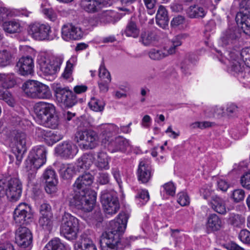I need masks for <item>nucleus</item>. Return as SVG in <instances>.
I'll return each mask as SVG.
<instances>
[{
  "instance_id": "nucleus-1",
  "label": "nucleus",
  "mask_w": 250,
  "mask_h": 250,
  "mask_svg": "<svg viewBox=\"0 0 250 250\" xmlns=\"http://www.w3.org/2000/svg\"><path fill=\"white\" fill-rule=\"evenodd\" d=\"M93 182V177L89 173H85L77 178L73 184L74 195L70 200L71 206L84 212L91 211L95 204L96 193L89 190Z\"/></svg>"
},
{
  "instance_id": "nucleus-2",
  "label": "nucleus",
  "mask_w": 250,
  "mask_h": 250,
  "mask_svg": "<svg viewBox=\"0 0 250 250\" xmlns=\"http://www.w3.org/2000/svg\"><path fill=\"white\" fill-rule=\"evenodd\" d=\"M129 215L121 212L110 222L109 230L102 234L100 241L102 250H122L118 247L121 236L125 231Z\"/></svg>"
},
{
  "instance_id": "nucleus-3",
  "label": "nucleus",
  "mask_w": 250,
  "mask_h": 250,
  "mask_svg": "<svg viewBox=\"0 0 250 250\" xmlns=\"http://www.w3.org/2000/svg\"><path fill=\"white\" fill-rule=\"evenodd\" d=\"M46 155V150L43 146H35L30 151L24 167L29 181L35 178L37 169L45 163Z\"/></svg>"
},
{
  "instance_id": "nucleus-4",
  "label": "nucleus",
  "mask_w": 250,
  "mask_h": 250,
  "mask_svg": "<svg viewBox=\"0 0 250 250\" xmlns=\"http://www.w3.org/2000/svg\"><path fill=\"white\" fill-rule=\"evenodd\" d=\"M21 183L18 178H13L7 180L0 179V197L6 195L11 201H17L21 196Z\"/></svg>"
},
{
  "instance_id": "nucleus-5",
  "label": "nucleus",
  "mask_w": 250,
  "mask_h": 250,
  "mask_svg": "<svg viewBox=\"0 0 250 250\" xmlns=\"http://www.w3.org/2000/svg\"><path fill=\"white\" fill-rule=\"evenodd\" d=\"M22 88L26 95L31 98L48 99L51 96L49 87L37 81H26L22 84Z\"/></svg>"
},
{
  "instance_id": "nucleus-6",
  "label": "nucleus",
  "mask_w": 250,
  "mask_h": 250,
  "mask_svg": "<svg viewBox=\"0 0 250 250\" xmlns=\"http://www.w3.org/2000/svg\"><path fill=\"white\" fill-rule=\"evenodd\" d=\"M61 230L67 239H75L79 231L78 219L70 213H65L62 217Z\"/></svg>"
},
{
  "instance_id": "nucleus-7",
  "label": "nucleus",
  "mask_w": 250,
  "mask_h": 250,
  "mask_svg": "<svg viewBox=\"0 0 250 250\" xmlns=\"http://www.w3.org/2000/svg\"><path fill=\"white\" fill-rule=\"evenodd\" d=\"M63 62L61 56L48 57L45 55H41L38 62L41 71L46 75H52L60 70Z\"/></svg>"
},
{
  "instance_id": "nucleus-8",
  "label": "nucleus",
  "mask_w": 250,
  "mask_h": 250,
  "mask_svg": "<svg viewBox=\"0 0 250 250\" xmlns=\"http://www.w3.org/2000/svg\"><path fill=\"white\" fill-rule=\"evenodd\" d=\"M75 141L79 143L83 142L79 145L81 148L84 149H93L99 144V138L98 134L93 130H79L77 131L75 137Z\"/></svg>"
},
{
  "instance_id": "nucleus-9",
  "label": "nucleus",
  "mask_w": 250,
  "mask_h": 250,
  "mask_svg": "<svg viewBox=\"0 0 250 250\" xmlns=\"http://www.w3.org/2000/svg\"><path fill=\"white\" fill-rule=\"evenodd\" d=\"M101 199L105 213L112 215L117 212L120 208V204L115 192L103 191L101 193Z\"/></svg>"
},
{
  "instance_id": "nucleus-10",
  "label": "nucleus",
  "mask_w": 250,
  "mask_h": 250,
  "mask_svg": "<svg viewBox=\"0 0 250 250\" xmlns=\"http://www.w3.org/2000/svg\"><path fill=\"white\" fill-rule=\"evenodd\" d=\"M26 138L24 133L17 132L10 144L12 151L16 157V164L17 165L21 164L23 155L26 151Z\"/></svg>"
},
{
  "instance_id": "nucleus-11",
  "label": "nucleus",
  "mask_w": 250,
  "mask_h": 250,
  "mask_svg": "<svg viewBox=\"0 0 250 250\" xmlns=\"http://www.w3.org/2000/svg\"><path fill=\"white\" fill-rule=\"evenodd\" d=\"M33 237L31 231L25 227L20 226L16 232L15 241L23 250H30L32 247Z\"/></svg>"
},
{
  "instance_id": "nucleus-12",
  "label": "nucleus",
  "mask_w": 250,
  "mask_h": 250,
  "mask_svg": "<svg viewBox=\"0 0 250 250\" xmlns=\"http://www.w3.org/2000/svg\"><path fill=\"white\" fill-rule=\"evenodd\" d=\"M28 32L30 35L36 40H49L51 28L48 24L35 22L29 26Z\"/></svg>"
},
{
  "instance_id": "nucleus-13",
  "label": "nucleus",
  "mask_w": 250,
  "mask_h": 250,
  "mask_svg": "<svg viewBox=\"0 0 250 250\" xmlns=\"http://www.w3.org/2000/svg\"><path fill=\"white\" fill-rule=\"evenodd\" d=\"M32 215L31 213L30 206L25 203H21L15 209L13 218L15 223L19 225H24L28 223Z\"/></svg>"
},
{
  "instance_id": "nucleus-14",
  "label": "nucleus",
  "mask_w": 250,
  "mask_h": 250,
  "mask_svg": "<svg viewBox=\"0 0 250 250\" xmlns=\"http://www.w3.org/2000/svg\"><path fill=\"white\" fill-rule=\"evenodd\" d=\"M83 35L82 29L72 23L64 24L62 27V37L66 41L80 40Z\"/></svg>"
},
{
  "instance_id": "nucleus-15",
  "label": "nucleus",
  "mask_w": 250,
  "mask_h": 250,
  "mask_svg": "<svg viewBox=\"0 0 250 250\" xmlns=\"http://www.w3.org/2000/svg\"><path fill=\"white\" fill-rule=\"evenodd\" d=\"M35 112L34 118L40 124L55 128L58 125V117L50 113L49 110H33Z\"/></svg>"
},
{
  "instance_id": "nucleus-16",
  "label": "nucleus",
  "mask_w": 250,
  "mask_h": 250,
  "mask_svg": "<svg viewBox=\"0 0 250 250\" xmlns=\"http://www.w3.org/2000/svg\"><path fill=\"white\" fill-rule=\"evenodd\" d=\"M78 151V149L76 145L69 141H64L59 144L55 148L56 153L65 159L73 158Z\"/></svg>"
},
{
  "instance_id": "nucleus-17",
  "label": "nucleus",
  "mask_w": 250,
  "mask_h": 250,
  "mask_svg": "<svg viewBox=\"0 0 250 250\" xmlns=\"http://www.w3.org/2000/svg\"><path fill=\"white\" fill-rule=\"evenodd\" d=\"M129 146V140L122 136H118L114 139H111L105 144L108 150L112 153L118 151L124 152Z\"/></svg>"
},
{
  "instance_id": "nucleus-18",
  "label": "nucleus",
  "mask_w": 250,
  "mask_h": 250,
  "mask_svg": "<svg viewBox=\"0 0 250 250\" xmlns=\"http://www.w3.org/2000/svg\"><path fill=\"white\" fill-rule=\"evenodd\" d=\"M241 36V33L238 27L234 26L228 28L223 33L220 41L223 45H227L234 43Z\"/></svg>"
},
{
  "instance_id": "nucleus-19",
  "label": "nucleus",
  "mask_w": 250,
  "mask_h": 250,
  "mask_svg": "<svg viewBox=\"0 0 250 250\" xmlns=\"http://www.w3.org/2000/svg\"><path fill=\"white\" fill-rule=\"evenodd\" d=\"M14 84L15 81L7 77L5 78L4 82L1 83L3 88L0 87V100L4 101L11 107L14 106V101L7 89L12 87Z\"/></svg>"
},
{
  "instance_id": "nucleus-20",
  "label": "nucleus",
  "mask_w": 250,
  "mask_h": 250,
  "mask_svg": "<svg viewBox=\"0 0 250 250\" xmlns=\"http://www.w3.org/2000/svg\"><path fill=\"white\" fill-rule=\"evenodd\" d=\"M18 72L22 76H27L33 73V60L30 56L22 57L19 60L16 65Z\"/></svg>"
},
{
  "instance_id": "nucleus-21",
  "label": "nucleus",
  "mask_w": 250,
  "mask_h": 250,
  "mask_svg": "<svg viewBox=\"0 0 250 250\" xmlns=\"http://www.w3.org/2000/svg\"><path fill=\"white\" fill-rule=\"evenodd\" d=\"M102 138V142L106 144L113 134L119 133V128L113 124H102L98 127Z\"/></svg>"
},
{
  "instance_id": "nucleus-22",
  "label": "nucleus",
  "mask_w": 250,
  "mask_h": 250,
  "mask_svg": "<svg viewBox=\"0 0 250 250\" xmlns=\"http://www.w3.org/2000/svg\"><path fill=\"white\" fill-rule=\"evenodd\" d=\"M43 177L46 181L45 189L46 192L52 193L56 190L58 179L55 171L52 169H47L43 174Z\"/></svg>"
},
{
  "instance_id": "nucleus-23",
  "label": "nucleus",
  "mask_w": 250,
  "mask_h": 250,
  "mask_svg": "<svg viewBox=\"0 0 250 250\" xmlns=\"http://www.w3.org/2000/svg\"><path fill=\"white\" fill-rule=\"evenodd\" d=\"M108 0H83L82 6L88 13H95L102 10L107 4Z\"/></svg>"
},
{
  "instance_id": "nucleus-24",
  "label": "nucleus",
  "mask_w": 250,
  "mask_h": 250,
  "mask_svg": "<svg viewBox=\"0 0 250 250\" xmlns=\"http://www.w3.org/2000/svg\"><path fill=\"white\" fill-rule=\"evenodd\" d=\"M152 176L151 167L146 160L140 161L138 169V178L142 183H146Z\"/></svg>"
},
{
  "instance_id": "nucleus-25",
  "label": "nucleus",
  "mask_w": 250,
  "mask_h": 250,
  "mask_svg": "<svg viewBox=\"0 0 250 250\" xmlns=\"http://www.w3.org/2000/svg\"><path fill=\"white\" fill-rule=\"evenodd\" d=\"M229 56L230 63L229 71L234 75H241V77H244L243 62H241L239 57L233 52L230 53Z\"/></svg>"
},
{
  "instance_id": "nucleus-26",
  "label": "nucleus",
  "mask_w": 250,
  "mask_h": 250,
  "mask_svg": "<svg viewBox=\"0 0 250 250\" xmlns=\"http://www.w3.org/2000/svg\"><path fill=\"white\" fill-rule=\"evenodd\" d=\"M223 226L221 219L216 214H210L206 224V231L208 233L219 231Z\"/></svg>"
},
{
  "instance_id": "nucleus-27",
  "label": "nucleus",
  "mask_w": 250,
  "mask_h": 250,
  "mask_svg": "<svg viewBox=\"0 0 250 250\" xmlns=\"http://www.w3.org/2000/svg\"><path fill=\"white\" fill-rule=\"evenodd\" d=\"M235 20L238 26H241L244 33L250 35V14L239 12L236 16Z\"/></svg>"
},
{
  "instance_id": "nucleus-28",
  "label": "nucleus",
  "mask_w": 250,
  "mask_h": 250,
  "mask_svg": "<svg viewBox=\"0 0 250 250\" xmlns=\"http://www.w3.org/2000/svg\"><path fill=\"white\" fill-rule=\"evenodd\" d=\"M186 12L187 16L190 19H203L206 16L208 10L204 7L193 5L188 7Z\"/></svg>"
},
{
  "instance_id": "nucleus-29",
  "label": "nucleus",
  "mask_w": 250,
  "mask_h": 250,
  "mask_svg": "<svg viewBox=\"0 0 250 250\" xmlns=\"http://www.w3.org/2000/svg\"><path fill=\"white\" fill-rule=\"evenodd\" d=\"M156 22L157 24L163 29H166L168 27L169 18L167 11L163 5H160L156 15Z\"/></svg>"
},
{
  "instance_id": "nucleus-30",
  "label": "nucleus",
  "mask_w": 250,
  "mask_h": 250,
  "mask_svg": "<svg viewBox=\"0 0 250 250\" xmlns=\"http://www.w3.org/2000/svg\"><path fill=\"white\" fill-rule=\"evenodd\" d=\"M110 158L107 154L103 151L97 153L94 164L99 170H107L109 168Z\"/></svg>"
},
{
  "instance_id": "nucleus-31",
  "label": "nucleus",
  "mask_w": 250,
  "mask_h": 250,
  "mask_svg": "<svg viewBox=\"0 0 250 250\" xmlns=\"http://www.w3.org/2000/svg\"><path fill=\"white\" fill-rule=\"evenodd\" d=\"M158 36L154 31L144 30L141 32L140 41L146 45H149L158 41Z\"/></svg>"
},
{
  "instance_id": "nucleus-32",
  "label": "nucleus",
  "mask_w": 250,
  "mask_h": 250,
  "mask_svg": "<svg viewBox=\"0 0 250 250\" xmlns=\"http://www.w3.org/2000/svg\"><path fill=\"white\" fill-rule=\"evenodd\" d=\"M210 204L212 209L218 213L225 214L227 213L225 202L221 198L217 196H213Z\"/></svg>"
},
{
  "instance_id": "nucleus-33",
  "label": "nucleus",
  "mask_w": 250,
  "mask_h": 250,
  "mask_svg": "<svg viewBox=\"0 0 250 250\" xmlns=\"http://www.w3.org/2000/svg\"><path fill=\"white\" fill-rule=\"evenodd\" d=\"M115 13L111 10H103L94 17L97 21L106 24L113 22L115 21Z\"/></svg>"
},
{
  "instance_id": "nucleus-34",
  "label": "nucleus",
  "mask_w": 250,
  "mask_h": 250,
  "mask_svg": "<svg viewBox=\"0 0 250 250\" xmlns=\"http://www.w3.org/2000/svg\"><path fill=\"white\" fill-rule=\"evenodd\" d=\"M59 171L61 176L64 179H70L75 174V167L73 164H62Z\"/></svg>"
},
{
  "instance_id": "nucleus-35",
  "label": "nucleus",
  "mask_w": 250,
  "mask_h": 250,
  "mask_svg": "<svg viewBox=\"0 0 250 250\" xmlns=\"http://www.w3.org/2000/svg\"><path fill=\"white\" fill-rule=\"evenodd\" d=\"M75 250H97L95 245L92 241L86 237L82 238L75 243Z\"/></svg>"
},
{
  "instance_id": "nucleus-36",
  "label": "nucleus",
  "mask_w": 250,
  "mask_h": 250,
  "mask_svg": "<svg viewBox=\"0 0 250 250\" xmlns=\"http://www.w3.org/2000/svg\"><path fill=\"white\" fill-rule=\"evenodd\" d=\"M95 157L92 153L84 154L78 160V167L82 169H88L95 162Z\"/></svg>"
},
{
  "instance_id": "nucleus-37",
  "label": "nucleus",
  "mask_w": 250,
  "mask_h": 250,
  "mask_svg": "<svg viewBox=\"0 0 250 250\" xmlns=\"http://www.w3.org/2000/svg\"><path fill=\"white\" fill-rule=\"evenodd\" d=\"M3 30L8 33L13 34L20 31L21 25L19 21L12 20L4 21L2 24Z\"/></svg>"
},
{
  "instance_id": "nucleus-38",
  "label": "nucleus",
  "mask_w": 250,
  "mask_h": 250,
  "mask_svg": "<svg viewBox=\"0 0 250 250\" xmlns=\"http://www.w3.org/2000/svg\"><path fill=\"white\" fill-rule=\"evenodd\" d=\"M228 223L234 227L240 228L245 222V218L242 215L231 213L227 218Z\"/></svg>"
},
{
  "instance_id": "nucleus-39",
  "label": "nucleus",
  "mask_w": 250,
  "mask_h": 250,
  "mask_svg": "<svg viewBox=\"0 0 250 250\" xmlns=\"http://www.w3.org/2000/svg\"><path fill=\"white\" fill-rule=\"evenodd\" d=\"M140 30L137 26L136 23L130 20L126 25L124 31V34L127 37H131L134 38L139 36Z\"/></svg>"
},
{
  "instance_id": "nucleus-40",
  "label": "nucleus",
  "mask_w": 250,
  "mask_h": 250,
  "mask_svg": "<svg viewBox=\"0 0 250 250\" xmlns=\"http://www.w3.org/2000/svg\"><path fill=\"white\" fill-rule=\"evenodd\" d=\"M169 55L168 51L166 48L161 49L153 48L148 53L150 58L154 60H160Z\"/></svg>"
},
{
  "instance_id": "nucleus-41",
  "label": "nucleus",
  "mask_w": 250,
  "mask_h": 250,
  "mask_svg": "<svg viewBox=\"0 0 250 250\" xmlns=\"http://www.w3.org/2000/svg\"><path fill=\"white\" fill-rule=\"evenodd\" d=\"M70 91L67 87L56 86L54 88V92L58 102L62 104L64 99L70 94Z\"/></svg>"
},
{
  "instance_id": "nucleus-42",
  "label": "nucleus",
  "mask_w": 250,
  "mask_h": 250,
  "mask_svg": "<svg viewBox=\"0 0 250 250\" xmlns=\"http://www.w3.org/2000/svg\"><path fill=\"white\" fill-rule=\"evenodd\" d=\"M13 54L11 51L3 50L0 51V66L4 67L9 65L12 62Z\"/></svg>"
},
{
  "instance_id": "nucleus-43",
  "label": "nucleus",
  "mask_w": 250,
  "mask_h": 250,
  "mask_svg": "<svg viewBox=\"0 0 250 250\" xmlns=\"http://www.w3.org/2000/svg\"><path fill=\"white\" fill-rule=\"evenodd\" d=\"M149 199L148 192L146 189H141L138 191L135 196L136 203L139 206L145 205Z\"/></svg>"
},
{
  "instance_id": "nucleus-44",
  "label": "nucleus",
  "mask_w": 250,
  "mask_h": 250,
  "mask_svg": "<svg viewBox=\"0 0 250 250\" xmlns=\"http://www.w3.org/2000/svg\"><path fill=\"white\" fill-rule=\"evenodd\" d=\"M65 246L59 238L50 241L45 246L44 250H64Z\"/></svg>"
},
{
  "instance_id": "nucleus-45",
  "label": "nucleus",
  "mask_w": 250,
  "mask_h": 250,
  "mask_svg": "<svg viewBox=\"0 0 250 250\" xmlns=\"http://www.w3.org/2000/svg\"><path fill=\"white\" fill-rule=\"evenodd\" d=\"M245 196V191L242 189L238 188L231 192L229 197L234 203H238L244 200Z\"/></svg>"
},
{
  "instance_id": "nucleus-46",
  "label": "nucleus",
  "mask_w": 250,
  "mask_h": 250,
  "mask_svg": "<svg viewBox=\"0 0 250 250\" xmlns=\"http://www.w3.org/2000/svg\"><path fill=\"white\" fill-rule=\"evenodd\" d=\"M62 138V135L54 131L49 130L46 136L45 142L49 145H52Z\"/></svg>"
},
{
  "instance_id": "nucleus-47",
  "label": "nucleus",
  "mask_w": 250,
  "mask_h": 250,
  "mask_svg": "<svg viewBox=\"0 0 250 250\" xmlns=\"http://www.w3.org/2000/svg\"><path fill=\"white\" fill-rule=\"evenodd\" d=\"M53 215H40L39 223L44 229H49L52 225Z\"/></svg>"
},
{
  "instance_id": "nucleus-48",
  "label": "nucleus",
  "mask_w": 250,
  "mask_h": 250,
  "mask_svg": "<svg viewBox=\"0 0 250 250\" xmlns=\"http://www.w3.org/2000/svg\"><path fill=\"white\" fill-rule=\"evenodd\" d=\"M64 99L65 100H63L62 104L67 108L72 107L77 103L76 96L72 91H70V94Z\"/></svg>"
},
{
  "instance_id": "nucleus-49",
  "label": "nucleus",
  "mask_w": 250,
  "mask_h": 250,
  "mask_svg": "<svg viewBox=\"0 0 250 250\" xmlns=\"http://www.w3.org/2000/svg\"><path fill=\"white\" fill-rule=\"evenodd\" d=\"M176 187L172 182H169L163 186L161 193H165L167 195L173 196L175 194Z\"/></svg>"
},
{
  "instance_id": "nucleus-50",
  "label": "nucleus",
  "mask_w": 250,
  "mask_h": 250,
  "mask_svg": "<svg viewBox=\"0 0 250 250\" xmlns=\"http://www.w3.org/2000/svg\"><path fill=\"white\" fill-rule=\"evenodd\" d=\"M177 202L181 206H187L189 204L190 199L186 192H181L178 194Z\"/></svg>"
},
{
  "instance_id": "nucleus-51",
  "label": "nucleus",
  "mask_w": 250,
  "mask_h": 250,
  "mask_svg": "<svg viewBox=\"0 0 250 250\" xmlns=\"http://www.w3.org/2000/svg\"><path fill=\"white\" fill-rule=\"evenodd\" d=\"M213 125V123L208 121L196 122L191 124L190 126L193 129L200 128L201 129H204L211 127Z\"/></svg>"
},
{
  "instance_id": "nucleus-52",
  "label": "nucleus",
  "mask_w": 250,
  "mask_h": 250,
  "mask_svg": "<svg viewBox=\"0 0 250 250\" xmlns=\"http://www.w3.org/2000/svg\"><path fill=\"white\" fill-rule=\"evenodd\" d=\"M181 38V35H178L172 40V44L167 49L170 55L175 53L176 47L182 44Z\"/></svg>"
},
{
  "instance_id": "nucleus-53",
  "label": "nucleus",
  "mask_w": 250,
  "mask_h": 250,
  "mask_svg": "<svg viewBox=\"0 0 250 250\" xmlns=\"http://www.w3.org/2000/svg\"><path fill=\"white\" fill-rule=\"evenodd\" d=\"M144 1L148 13L150 15L153 14L156 10L157 0H144Z\"/></svg>"
},
{
  "instance_id": "nucleus-54",
  "label": "nucleus",
  "mask_w": 250,
  "mask_h": 250,
  "mask_svg": "<svg viewBox=\"0 0 250 250\" xmlns=\"http://www.w3.org/2000/svg\"><path fill=\"white\" fill-rule=\"evenodd\" d=\"M240 183L243 188L250 190V171L245 173L241 176Z\"/></svg>"
},
{
  "instance_id": "nucleus-55",
  "label": "nucleus",
  "mask_w": 250,
  "mask_h": 250,
  "mask_svg": "<svg viewBox=\"0 0 250 250\" xmlns=\"http://www.w3.org/2000/svg\"><path fill=\"white\" fill-rule=\"evenodd\" d=\"M40 215L50 216L53 215L51 207L46 203H42L40 207Z\"/></svg>"
},
{
  "instance_id": "nucleus-56",
  "label": "nucleus",
  "mask_w": 250,
  "mask_h": 250,
  "mask_svg": "<svg viewBox=\"0 0 250 250\" xmlns=\"http://www.w3.org/2000/svg\"><path fill=\"white\" fill-rule=\"evenodd\" d=\"M240 12L250 14V0H237Z\"/></svg>"
},
{
  "instance_id": "nucleus-57",
  "label": "nucleus",
  "mask_w": 250,
  "mask_h": 250,
  "mask_svg": "<svg viewBox=\"0 0 250 250\" xmlns=\"http://www.w3.org/2000/svg\"><path fill=\"white\" fill-rule=\"evenodd\" d=\"M88 105L91 108L94 107L97 109H103L104 104L102 101L99 100L95 98H92L89 102Z\"/></svg>"
},
{
  "instance_id": "nucleus-58",
  "label": "nucleus",
  "mask_w": 250,
  "mask_h": 250,
  "mask_svg": "<svg viewBox=\"0 0 250 250\" xmlns=\"http://www.w3.org/2000/svg\"><path fill=\"white\" fill-rule=\"evenodd\" d=\"M99 76L102 81L107 79L111 80L110 74L105 68L104 62L101 64L100 67Z\"/></svg>"
},
{
  "instance_id": "nucleus-59",
  "label": "nucleus",
  "mask_w": 250,
  "mask_h": 250,
  "mask_svg": "<svg viewBox=\"0 0 250 250\" xmlns=\"http://www.w3.org/2000/svg\"><path fill=\"white\" fill-rule=\"evenodd\" d=\"M239 238L243 243L250 244V231L242 229L239 234Z\"/></svg>"
},
{
  "instance_id": "nucleus-60",
  "label": "nucleus",
  "mask_w": 250,
  "mask_h": 250,
  "mask_svg": "<svg viewBox=\"0 0 250 250\" xmlns=\"http://www.w3.org/2000/svg\"><path fill=\"white\" fill-rule=\"evenodd\" d=\"M241 56L245 64L250 68V48H245L242 50L241 52Z\"/></svg>"
},
{
  "instance_id": "nucleus-61",
  "label": "nucleus",
  "mask_w": 250,
  "mask_h": 250,
  "mask_svg": "<svg viewBox=\"0 0 250 250\" xmlns=\"http://www.w3.org/2000/svg\"><path fill=\"white\" fill-rule=\"evenodd\" d=\"M73 64L68 61L66 62V65L63 73L62 74V77L65 79H69L70 78L73 71Z\"/></svg>"
},
{
  "instance_id": "nucleus-62",
  "label": "nucleus",
  "mask_w": 250,
  "mask_h": 250,
  "mask_svg": "<svg viewBox=\"0 0 250 250\" xmlns=\"http://www.w3.org/2000/svg\"><path fill=\"white\" fill-rule=\"evenodd\" d=\"M109 175L106 172H100L97 177V181L101 185H105L109 183Z\"/></svg>"
},
{
  "instance_id": "nucleus-63",
  "label": "nucleus",
  "mask_w": 250,
  "mask_h": 250,
  "mask_svg": "<svg viewBox=\"0 0 250 250\" xmlns=\"http://www.w3.org/2000/svg\"><path fill=\"white\" fill-rule=\"evenodd\" d=\"M42 13L51 21H55L57 19V15L52 8H43Z\"/></svg>"
},
{
  "instance_id": "nucleus-64",
  "label": "nucleus",
  "mask_w": 250,
  "mask_h": 250,
  "mask_svg": "<svg viewBox=\"0 0 250 250\" xmlns=\"http://www.w3.org/2000/svg\"><path fill=\"white\" fill-rule=\"evenodd\" d=\"M185 21V18L181 15H178L174 17L171 21L170 24L173 27H176L183 24Z\"/></svg>"
}]
</instances>
